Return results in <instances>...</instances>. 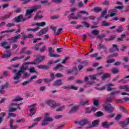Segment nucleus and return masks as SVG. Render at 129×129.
Returning <instances> with one entry per match:
<instances>
[{
  "label": "nucleus",
  "mask_w": 129,
  "mask_h": 129,
  "mask_svg": "<svg viewBox=\"0 0 129 129\" xmlns=\"http://www.w3.org/2000/svg\"><path fill=\"white\" fill-rule=\"evenodd\" d=\"M26 70H28V68L25 67V66H24V64H22L20 68V70L18 72L16 73L14 76V80H17L14 82L15 84H17V83H19L20 82L19 79H20V77H21V76H22V72H24Z\"/></svg>",
  "instance_id": "1"
},
{
  "label": "nucleus",
  "mask_w": 129,
  "mask_h": 129,
  "mask_svg": "<svg viewBox=\"0 0 129 129\" xmlns=\"http://www.w3.org/2000/svg\"><path fill=\"white\" fill-rule=\"evenodd\" d=\"M23 103L19 104L12 103L10 104L8 106V111L9 112H15L17 111V110L18 109L19 110H21L20 105H22Z\"/></svg>",
  "instance_id": "2"
},
{
  "label": "nucleus",
  "mask_w": 129,
  "mask_h": 129,
  "mask_svg": "<svg viewBox=\"0 0 129 129\" xmlns=\"http://www.w3.org/2000/svg\"><path fill=\"white\" fill-rule=\"evenodd\" d=\"M43 44H44V42H41L39 43H37L33 47V49H34L35 51H39L40 53H43V52H45V51H46V49L47 48V46L46 45H43L41 48H40L41 45H43Z\"/></svg>",
  "instance_id": "3"
},
{
  "label": "nucleus",
  "mask_w": 129,
  "mask_h": 129,
  "mask_svg": "<svg viewBox=\"0 0 129 129\" xmlns=\"http://www.w3.org/2000/svg\"><path fill=\"white\" fill-rule=\"evenodd\" d=\"M45 103L47 105H48L51 108H56V107H58L60 106V104L57 103L56 101L52 99H48L45 101Z\"/></svg>",
  "instance_id": "4"
},
{
  "label": "nucleus",
  "mask_w": 129,
  "mask_h": 129,
  "mask_svg": "<svg viewBox=\"0 0 129 129\" xmlns=\"http://www.w3.org/2000/svg\"><path fill=\"white\" fill-rule=\"evenodd\" d=\"M51 121H53V118L50 117V116L49 115V113H46L44 115V118L43 119V121L41 123V124L42 125H47L48 122H50Z\"/></svg>",
  "instance_id": "5"
},
{
  "label": "nucleus",
  "mask_w": 129,
  "mask_h": 129,
  "mask_svg": "<svg viewBox=\"0 0 129 129\" xmlns=\"http://www.w3.org/2000/svg\"><path fill=\"white\" fill-rule=\"evenodd\" d=\"M99 120H95L92 121V123H89V126H86V128H92V127H95L98 126L99 124Z\"/></svg>",
  "instance_id": "6"
},
{
  "label": "nucleus",
  "mask_w": 129,
  "mask_h": 129,
  "mask_svg": "<svg viewBox=\"0 0 129 129\" xmlns=\"http://www.w3.org/2000/svg\"><path fill=\"white\" fill-rule=\"evenodd\" d=\"M20 38H21V35H18L8 39L7 41H9V44H13V43H17Z\"/></svg>",
  "instance_id": "7"
},
{
  "label": "nucleus",
  "mask_w": 129,
  "mask_h": 129,
  "mask_svg": "<svg viewBox=\"0 0 129 129\" xmlns=\"http://www.w3.org/2000/svg\"><path fill=\"white\" fill-rule=\"evenodd\" d=\"M46 59V57L44 55H39L37 56V58L35 60L33 61V62H36V64L37 63H41V62H43L44 60Z\"/></svg>",
  "instance_id": "8"
},
{
  "label": "nucleus",
  "mask_w": 129,
  "mask_h": 129,
  "mask_svg": "<svg viewBox=\"0 0 129 129\" xmlns=\"http://www.w3.org/2000/svg\"><path fill=\"white\" fill-rule=\"evenodd\" d=\"M39 9H41L40 5L35 6L34 7H33V8L32 9L26 10V14L27 15H31V14H32V13H33V12H35V11H36V10H38Z\"/></svg>",
  "instance_id": "9"
},
{
  "label": "nucleus",
  "mask_w": 129,
  "mask_h": 129,
  "mask_svg": "<svg viewBox=\"0 0 129 129\" xmlns=\"http://www.w3.org/2000/svg\"><path fill=\"white\" fill-rule=\"evenodd\" d=\"M105 110H106L107 112L111 113L114 110V107L111 105V104H109L104 107Z\"/></svg>",
  "instance_id": "10"
},
{
  "label": "nucleus",
  "mask_w": 129,
  "mask_h": 129,
  "mask_svg": "<svg viewBox=\"0 0 129 129\" xmlns=\"http://www.w3.org/2000/svg\"><path fill=\"white\" fill-rule=\"evenodd\" d=\"M14 21L16 23H20V22H23L26 21V19L24 18L23 15H20L14 18Z\"/></svg>",
  "instance_id": "11"
},
{
  "label": "nucleus",
  "mask_w": 129,
  "mask_h": 129,
  "mask_svg": "<svg viewBox=\"0 0 129 129\" xmlns=\"http://www.w3.org/2000/svg\"><path fill=\"white\" fill-rule=\"evenodd\" d=\"M48 51L49 53V57H53L56 58H58V57H60L59 55L54 54V50H53L52 47H48Z\"/></svg>",
  "instance_id": "12"
},
{
  "label": "nucleus",
  "mask_w": 129,
  "mask_h": 129,
  "mask_svg": "<svg viewBox=\"0 0 129 129\" xmlns=\"http://www.w3.org/2000/svg\"><path fill=\"white\" fill-rule=\"evenodd\" d=\"M0 45L4 49H11V46L9 45V42L7 40H5L1 43Z\"/></svg>",
  "instance_id": "13"
},
{
  "label": "nucleus",
  "mask_w": 129,
  "mask_h": 129,
  "mask_svg": "<svg viewBox=\"0 0 129 129\" xmlns=\"http://www.w3.org/2000/svg\"><path fill=\"white\" fill-rule=\"evenodd\" d=\"M112 124H114V122H110L108 123L107 121H104L102 123V126L104 127V128H108L109 126L112 125Z\"/></svg>",
  "instance_id": "14"
},
{
  "label": "nucleus",
  "mask_w": 129,
  "mask_h": 129,
  "mask_svg": "<svg viewBox=\"0 0 129 129\" xmlns=\"http://www.w3.org/2000/svg\"><path fill=\"white\" fill-rule=\"evenodd\" d=\"M115 51H118V52H119V49H118V46L116 44H112V48L109 49V52H110V53H113V52H114Z\"/></svg>",
  "instance_id": "15"
},
{
  "label": "nucleus",
  "mask_w": 129,
  "mask_h": 129,
  "mask_svg": "<svg viewBox=\"0 0 129 129\" xmlns=\"http://www.w3.org/2000/svg\"><path fill=\"white\" fill-rule=\"evenodd\" d=\"M63 84L62 82V80L58 79L54 81V83L52 84L53 86H60Z\"/></svg>",
  "instance_id": "16"
},
{
  "label": "nucleus",
  "mask_w": 129,
  "mask_h": 129,
  "mask_svg": "<svg viewBox=\"0 0 129 129\" xmlns=\"http://www.w3.org/2000/svg\"><path fill=\"white\" fill-rule=\"evenodd\" d=\"M48 31L49 28L46 27L40 31L38 33V36H42V35H44V34H46V33H48Z\"/></svg>",
  "instance_id": "17"
},
{
  "label": "nucleus",
  "mask_w": 129,
  "mask_h": 129,
  "mask_svg": "<svg viewBox=\"0 0 129 129\" xmlns=\"http://www.w3.org/2000/svg\"><path fill=\"white\" fill-rule=\"evenodd\" d=\"M78 109H79V106H73L72 107V109L68 112V113L70 114L73 112H77V111H78Z\"/></svg>",
  "instance_id": "18"
},
{
  "label": "nucleus",
  "mask_w": 129,
  "mask_h": 129,
  "mask_svg": "<svg viewBox=\"0 0 129 129\" xmlns=\"http://www.w3.org/2000/svg\"><path fill=\"white\" fill-rule=\"evenodd\" d=\"M38 1H40V0H34V2H37ZM40 3L42 5H44V6H50L51 2H49V1L48 0H41Z\"/></svg>",
  "instance_id": "19"
},
{
  "label": "nucleus",
  "mask_w": 129,
  "mask_h": 129,
  "mask_svg": "<svg viewBox=\"0 0 129 129\" xmlns=\"http://www.w3.org/2000/svg\"><path fill=\"white\" fill-rule=\"evenodd\" d=\"M88 123H89V121L88 120L86 119L79 121V124L82 126H83V125H85V124H87Z\"/></svg>",
  "instance_id": "20"
},
{
  "label": "nucleus",
  "mask_w": 129,
  "mask_h": 129,
  "mask_svg": "<svg viewBox=\"0 0 129 129\" xmlns=\"http://www.w3.org/2000/svg\"><path fill=\"white\" fill-rule=\"evenodd\" d=\"M29 107V111H30L31 113L29 114L30 116H32L34 115L36 113V107Z\"/></svg>",
  "instance_id": "21"
},
{
  "label": "nucleus",
  "mask_w": 129,
  "mask_h": 129,
  "mask_svg": "<svg viewBox=\"0 0 129 129\" xmlns=\"http://www.w3.org/2000/svg\"><path fill=\"white\" fill-rule=\"evenodd\" d=\"M78 70H77V68H74L72 70L68 71L67 73L68 74H71V73H73L75 72V75H77L78 74Z\"/></svg>",
  "instance_id": "22"
},
{
  "label": "nucleus",
  "mask_w": 129,
  "mask_h": 129,
  "mask_svg": "<svg viewBox=\"0 0 129 129\" xmlns=\"http://www.w3.org/2000/svg\"><path fill=\"white\" fill-rule=\"evenodd\" d=\"M6 53H8V54H5L2 55V57L3 59H5L6 58H10V57H11L12 56V53L9 50H6Z\"/></svg>",
  "instance_id": "23"
},
{
  "label": "nucleus",
  "mask_w": 129,
  "mask_h": 129,
  "mask_svg": "<svg viewBox=\"0 0 129 129\" xmlns=\"http://www.w3.org/2000/svg\"><path fill=\"white\" fill-rule=\"evenodd\" d=\"M104 115V113H103V112L101 111H98L94 114V116L96 117H101V116H103Z\"/></svg>",
  "instance_id": "24"
},
{
  "label": "nucleus",
  "mask_w": 129,
  "mask_h": 129,
  "mask_svg": "<svg viewBox=\"0 0 129 129\" xmlns=\"http://www.w3.org/2000/svg\"><path fill=\"white\" fill-rule=\"evenodd\" d=\"M97 48L99 49V50H100V49H103L105 51V52H107V48L105 46H104V45H103V44H101L100 43H99L98 44V46H97Z\"/></svg>",
  "instance_id": "25"
},
{
  "label": "nucleus",
  "mask_w": 129,
  "mask_h": 129,
  "mask_svg": "<svg viewBox=\"0 0 129 129\" xmlns=\"http://www.w3.org/2000/svg\"><path fill=\"white\" fill-rule=\"evenodd\" d=\"M129 78V75L128 76H126V77H124V79H121V80H119L118 81V83H120V82H122V83H126V82H127V80H125V79H128Z\"/></svg>",
  "instance_id": "26"
},
{
  "label": "nucleus",
  "mask_w": 129,
  "mask_h": 129,
  "mask_svg": "<svg viewBox=\"0 0 129 129\" xmlns=\"http://www.w3.org/2000/svg\"><path fill=\"white\" fill-rule=\"evenodd\" d=\"M110 76H111L110 74H104L102 77V80H105V79H107V78H109Z\"/></svg>",
  "instance_id": "27"
},
{
  "label": "nucleus",
  "mask_w": 129,
  "mask_h": 129,
  "mask_svg": "<svg viewBox=\"0 0 129 129\" xmlns=\"http://www.w3.org/2000/svg\"><path fill=\"white\" fill-rule=\"evenodd\" d=\"M92 11H93L94 12V13H99V12H101V11H102V9L98 7H95L94 8H93Z\"/></svg>",
  "instance_id": "28"
},
{
  "label": "nucleus",
  "mask_w": 129,
  "mask_h": 129,
  "mask_svg": "<svg viewBox=\"0 0 129 129\" xmlns=\"http://www.w3.org/2000/svg\"><path fill=\"white\" fill-rule=\"evenodd\" d=\"M58 69H60V70H63V65L61 64H58L57 65V66L53 68V70H58Z\"/></svg>",
  "instance_id": "29"
},
{
  "label": "nucleus",
  "mask_w": 129,
  "mask_h": 129,
  "mask_svg": "<svg viewBox=\"0 0 129 129\" xmlns=\"http://www.w3.org/2000/svg\"><path fill=\"white\" fill-rule=\"evenodd\" d=\"M119 124L122 126V127H124V126H126L127 125V122H125V121H121L119 122Z\"/></svg>",
  "instance_id": "30"
},
{
  "label": "nucleus",
  "mask_w": 129,
  "mask_h": 129,
  "mask_svg": "<svg viewBox=\"0 0 129 129\" xmlns=\"http://www.w3.org/2000/svg\"><path fill=\"white\" fill-rule=\"evenodd\" d=\"M89 104V101L87 100L86 101H81L80 102V105L84 106V105H88Z\"/></svg>",
  "instance_id": "31"
},
{
  "label": "nucleus",
  "mask_w": 129,
  "mask_h": 129,
  "mask_svg": "<svg viewBox=\"0 0 129 129\" xmlns=\"http://www.w3.org/2000/svg\"><path fill=\"white\" fill-rule=\"evenodd\" d=\"M36 62L35 61H32V62H31V61H28V62H24L23 63V65L24 66H26L27 65H36Z\"/></svg>",
  "instance_id": "32"
},
{
  "label": "nucleus",
  "mask_w": 129,
  "mask_h": 129,
  "mask_svg": "<svg viewBox=\"0 0 129 129\" xmlns=\"http://www.w3.org/2000/svg\"><path fill=\"white\" fill-rule=\"evenodd\" d=\"M118 93H120V90L112 92L110 93V97H112L113 95H116V94H118Z\"/></svg>",
  "instance_id": "33"
},
{
  "label": "nucleus",
  "mask_w": 129,
  "mask_h": 129,
  "mask_svg": "<svg viewBox=\"0 0 129 129\" xmlns=\"http://www.w3.org/2000/svg\"><path fill=\"white\" fill-rule=\"evenodd\" d=\"M36 26H37V27H45V26H46V22H42L36 23Z\"/></svg>",
  "instance_id": "34"
},
{
  "label": "nucleus",
  "mask_w": 129,
  "mask_h": 129,
  "mask_svg": "<svg viewBox=\"0 0 129 129\" xmlns=\"http://www.w3.org/2000/svg\"><path fill=\"white\" fill-rule=\"evenodd\" d=\"M98 76V75H90L89 76V77L91 80H98V79H97Z\"/></svg>",
  "instance_id": "35"
},
{
  "label": "nucleus",
  "mask_w": 129,
  "mask_h": 129,
  "mask_svg": "<svg viewBox=\"0 0 129 129\" xmlns=\"http://www.w3.org/2000/svg\"><path fill=\"white\" fill-rule=\"evenodd\" d=\"M26 30L28 31V32H37V31L39 30V27H37L34 29L27 28Z\"/></svg>",
  "instance_id": "36"
},
{
  "label": "nucleus",
  "mask_w": 129,
  "mask_h": 129,
  "mask_svg": "<svg viewBox=\"0 0 129 129\" xmlns=\"http://www.w3.org/2000/svg\"><path fill=\"white\" fill-rule=\"evenodd\" d=\"M112 73H113V74H117V73H118V72H119V70H118V69L117 68H113L112 70Z\"/></svg>",
  "instance_id": "37"
},
{
  "label": "nucleus",
  "mask_w": 129,
  "mask_h": 129,
  "mask_svg": "<svg viewBox=\"0 0 129 129\" xmlns=\"http://www.w3.org/2000/svg\"><path fill=\"white\" fill-rule=\"evenodd\" d=\"M92 34L93 35V36H98V35L99 34V31L97 29L93 30L92 31Z\"/></svg>",
  "instance_id": "38"
},
{
  "label": "nucleus",
  "mask_w": 129,
  "mask_h": 129,
  "mask_svg": "<svg viewBox=\"0 0 129 129\" xmlns=\"http://www.w3.org/2000/svg\"><path fill=\"white\" fill-rule=\"evenodd\" d=\"M110 25H111L110 23H107L106 21H104L102 22V26L103 27H108Z\"/></svg>",
  "instance_id": "39"
},
{
  "label": "nucleus",
  "mask_w": 129,
  "mask_h": 129,
  "mask_svg": "<svg viewBox=\"0 0 129 129\" xmlns=\"http://www.w3.org/2000/svg\"><path fill=\"white\" fill-rule=\"evenodd\" d=\"M4 116H6V113L2 112L0 114V123L4 120Z\"/></svg>",
  "instance_id": "40"
},
{
  "label": "nucleus",
  "mask_w": 129,
  "mask_h": 129,
  "mask_svg": "<svg viewBox=\"0 0 129 129\" xmlns=\"http://www.w3.org/2000/svg\"><path fill=\"white\" fill-rule=\"evenodd\" d=\"M22 74H23L24 78H27V77H29V76L31 75V74L28 73L27 72H22L21 73V75Z\"/></svg>",
  "instance_id": "41"
},
{
  "label": "nucleus",
  "mask_w": 129,
  "mask_h": 129,
  "mask_svg": "<svg viewBox=\"0 0 129 129\" xmlns=\"http://www.w3.org/2000/svg\"><path fill=\"white\" fill-rule=\"evenodd\" d=\"M128 87V85H125L123 86H119L120 89H126V91H127V88Z\"/></svg>",
  "instance_id": "42"
},
{
  "label": "nucleus",
  "mask_w": 129,
  "mask_h": 129,
  "mask_svg": "<svg viewBox=\"0 0 129 129\" xmlns=\"http://www.w3.org/2000/svg\"><path fill=\"white\" fill-rule=\"evenodd\" d=\"M103 6H109L110 5V2L108 0H104L102 3Z\"/></svg>",
  "instance_id": "43"
},
{
  "label": "nucleus",
  "mask_w": 129,
  "mask_h": 129,
  "mask_svg": "<svg viewBox=\"0 0 129 129\" xmlns=\"http://www.w3.org/2000/svg\"><path fill=\"white\" fill-rule=\"evenodd\" d=\"M25 17H24V19H25V21H27V20H30L31 18H32V16L31 15L25 14Z\"/></svg>",
  "instance_id": "44"
},
{
  "label": "nucleus",
  "mask_w": 129,
  "mask_h": 129,
  "mask_svg": "<svg viewBox=\"0 0 129 129\" xmlns=\"http://www.w3.org/2000/svg\"><path fill=\"white\" fill-rule=\"evenodd\" d=\"M31 82V81H30V80H28L22 83V85H23V86H25V85H28V84H30Z\"/></svg>",
  "instance_id": "45"
},
{
  "label": "nucleus",
  "mask_w": 129,
  "mask_h": 129,
  "mask_svg": "<svg viewBox=\"0 0 129 129\" xmlns=\"http://www.w3.org/2000/svg\"><path fill=\"white\" fill-rule=\"evenodd\" d=\"M123 31V28H122V26H118V29L116 30V32L118 33H121Z\"/></svg>",
  "instance_id": "46"
},
{
  "label": "nucleus",
  "mask_w": 129,
  "mask_h": 129,
  "mask_svg": "<svg viewBox=\"0 0 129 129\" xmlns=\"http://www.w3.org/2000/svg\"><path fill=\"white\" fill-rule=\"evenodd\" d=\"M16 116H17V114H16L14 113H10L8 114L7 118H10V117H16Z\"/></svg>",
  "instance_id": "47"
},
{
  "label": "nucleus",
  "mask_w": 129,
  "mask_h": 129,
  "mask_svg": "<svg viewBox=\"0 0 129 129\" xmlns=\"http://www.w3.org/2000/svg\"><path fill=\"white\" fill-rule=\"evenodd\" d=\"M59 18V15L51 16L50 17V20H57Z\"/></svg>",
  "instance_id": "48"
},
{
  "label": "nucleus",
  "mask_w": 129,
  "mask_h": 129,
  "mask_svg": "<svg viewBox=\"0 0 129 129\" xmlns=\"http://www.w3.org/2000/svg\"><path fill=\"white\" fill-rule=\"evenodd\" d=\"M15 29H12L11 30H6L0 32V34H4V33H13V32H15Z\"/></svg>",
  "instance_id": "49"
},
{
  "label": "nucleus",
  "mask_w": 129,
  "mask_h": 129,
  "mask_svg": "<svg viewBox=\"0 0 129 129\" xmlns=\"http://www.w3.org/2000/svg\"><path fill=\"white\" fill-rule=\"evenodd\" d=\"M43 81H44V83H51L52 80L48 79V78H45L43 79Z\"/></svg>",
  "instance_id": "50"
},
{
  "label": "nucleus",
  "mask_w": 129,
  "mask_h": 129,
  "mask_svg": "<svg viewBox=\"0 0 129 129\" xmlns=\"http://www.w3.org/2000/svg\"><path fill=\"white\" fill-rule=\"evenodd\" d=\"M55 77H56L57 78H59L64 77V76L63 75V74L60 73H58L55 75Z\"/></svg>",
  "instance_id": "51"
},
{
  "label": "nucleus",
  "mask_w": 129,
  "mask_h": 129,
  "mask_svg": "<svg viewBox=\"0 0 129 129\" xmlns=\"http://www.w3.org/2000/svg\"><path fill=\"white\" fill-rule=\"evenodd\" d=\"M8 86H9V83H7L5 84H4V85L2 86L1 89L4 90V89H5L8 88Z\"/></svg>",
  "instance_id": "52"
},
{
  "label": "nucleus",
  "mask_w": 129,
  "mask_h": 129,
  "mask_svg": "<svg viewBox=\"0 0 129 129\" xmlns=\"http://www.w3.org/2000/svg\"><path fill=\"white\" fill-rule=\"evenodd\" d=\"M107 13V10L105 9V10L102 12V14H101V16H100V18H103V17H104V15H106Z\"/></svg>",
  "instance_id": "53"
},
{
  "label": "nucleus",
  "mask_w": 129,
  "mask_h": 129,
  "mask_svg": "<svg viewBox=\"0 0 129 129\" xmlns=\"http://www.w3.org/2000/svg\"><path fill=\"white\" fill-rule=\"evenodd\" d=\"M21 100H23V98L21 97H17L13 100H12V101L14 102V101L18 102V101H21Z\"/></svg>",
  "instance_id": "54"
},
{
  "label": "nucleus",
  "mask_w": 129,
  "mask_h": 129,
  "mask_svg": "<svg viewBox=\"0 0 129 129\" xmlns=\"http://www.w3.org/2000/svg\"><path fill=\"white\" fill-rule=\"evenodd\" d=\"M29 72L30 73H36V71L35 70V68H31L29 69Z\"/></svg>",
  "instance_id": "55"
},
{
  "label": "nucleus",
  "mask_w": 129,
  "mask_h": 129,
  "mask_svg": "<svg viewBox=\"0 0 129 129\" xmlns=\"http://www.w3.org/2000/svg\"><path fill=\"white\" fill-rule=\"evenodd\" d=\"M113 62H115V59H108L106 61V63H107L108 64H110V63H113Z\"/></svg>",
  "instance_id": "56"
},
{
  "label": "nucleus",
  "mask_w": 129,
  "mask_h": 129,
  "mask_svg": "<svg viewBox=\"0 0 129 129\" xmlns=\"http://www.w3.org/2000/svg\"><path fill=\"white\" fill-rule=\"evenodd\" d=\"M93 104L95 105V106H98V100H96L95 99H94Z\"/></svg>",
  "instance_id": "57"
},
{
  "label": "nucleus",
  "mask_w": 129,
  "mask_h": 129,
  "mask_svg": "<svg viewBox=\"0 0 129 129\" xmlns=\"http://www.w3.org/2000/svg\"><path fill=\"white\" fill-rule=\"evenodd\" d=\"M64 108H65V106H62L61 107H60L58 108L57 109H56V111H62L63 110V109H64Z\"/></svg>",
  "instance_id": "58"
},
{
  "label": "nucleus",
  "mask_w": 129,
  "mask_h": 129,
  "mask_svg": "<svg viewBox=\"0 0 129 129\" xmlns=\"http://www.w3.org/2000/svg\"><path fill=\"white\" fill-rule=\"evenodd\" d=\"M21 35H22V40L23 41H25V39H28V36L26 35V34H25V33H22Z\"/></svg>",
  "instance_id": "59"
},
{
  "label": "nucleus",
  "mask_w": 129,
  "mask_h": 129,
  "mask_svg": "<svg viewBox=\"0 0 129 129\" xmlns=\"http://www.w3.org/2000/svg\"><path fill=\"white\" fill-rule=\"evenodd\" d=\"M107 86V91H111L112 90H115V88H111V87H109L108 86Z\"/></svg>",
  "instance_id": "60"
},
{
  "label": "nucleus",
  "mask_w": 129,
  "mask_h": 129,
  "mask_svg": "<svg viewBox=\"0 0 129 129\" xmlns=\"http://www.w3.org/2000/svg\"><path fill=\"white\" fill-rule=\"evenodd\" d=\"M52 3H55V4H61L62 3V0H52Z\"/></svg>",
  "instance_id": "61"
},
{
  "label": "nucleus",
  "mask_w": 129,
  "mask_h": 129,
  "mask_svg": "<svg viewBox=\"0 0 129 129\" xmlns=\"http://www.w3.org/2000/svg\"><path fill=\"white\" fill-rule=\"evenodd\" d=\"M120 109L122 110V112H124L125 113H127V110H126V109L122 107V106H120Z\"/></svg>",
  "instance_id": "62"
},
{
  "label": "nucleus",
  "mask_w": 129,
  "mask_h": 129,
  "mask_svg": "<svg viewBox=\"0 0 129 129\" xmlns=\"http://www.w3.org/2000/svg\"><path fill=\"white\" fill-rule=\"evenodd\" d=\"M70 89H73V90H78V87L71 86L70 87Z\"/></svg>",
  "instance_id": "63"
},
{
  "label": "nucleus",
  "mask_w": 129,
  "mask_h": 129,
  "mask_svg": "<svg viewBox=\"0 0 129 129\" xmlns=\"http://www.w3.org/2000/svg\"><path fill=\"white\" fill-rule=\"evenodd\" d=\"M82 63L83 64V66H87L88 65V61L87 60H84L82 61Z\"/></svg>",
  "instance_id": "64"
}]
</instances>
